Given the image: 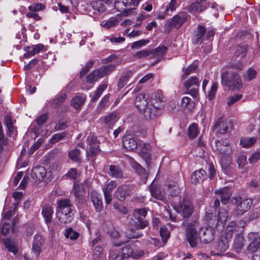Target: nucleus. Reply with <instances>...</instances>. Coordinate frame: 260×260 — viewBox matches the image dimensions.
<instances>
[{
  "label": "nucleus",
  "instance_id": "9b49d317",
  "mask_svg": "<svg viewBox=\"0 0 260 260\" xmlns=\"http://www.w3.org/2000/svg\"><path fill=\"white\" fill-rule=\"evenodd\" d=\"M200 83V80L198 78L191 77L184 82V86L188 90V93L194 97L198 94Z\"/></svg>",
  "mask_w": 260,
  "mask_h": 260
},
{
  "label": "nucleus",
  "instance_id": "4d7b16f0",
  "mask_svg": "<svg viewBox=\"0 0 260 260\" xmlns=\"http://www.w3.org/2000/svg\"><path fill=\"white\" fill-rule=\"evenodd\" d=\"M160 235L162 239L163 242L166 243L170 237V232L166 226L161 227L160 230Z\"/></svg>",
  "mask_w": 260,
  "mask_h": 260
},
{
  "label": "nucleus",
  "instance_id": "3c124183",
  "mask_svg": "<svg viewBox=\"0 0 260 260\" xmlns=\"http://www.w3.org/2000/svg\"><path fill=\"white\" fill-rule=\"evenodd\" d=\"M66 136V133L64 132L56 134L52 136L50 140V142L51 144H55L63 139Z\"/></svg>",
  "mask_w": 260,
  "mask_h": 260
},
{
  "label": "nucleus",
  "instance_id": "cd10ccee",
  "mask_svg": "<svg viewBox=\"0 0 260 260\" xmlns=\"http://www.w3.org/2000/svg\"><path fill=\"white\" fill-rule=\"evenodd\" d=\"M108 174L111 177L116 178H122L123 177V172L118 166L110 165Z\"/></svg>",
  "mask_w": 260,
  "mask_h": 260
},
{
  "label": "nucleus",
  "instance_id": "4c0bfd02",
  "mask_svg": "<svg viewBox=\"0 0 260 260\" xmlns=\"http://www.w3.org/2000/svg\"><path fill=\"white\" fill-rule=\"evenodd\" d=\"M256 76V72L252 68H249L243 75V78L245 81H250L254 79Z\"/></svg>",
  "mask_w": 260,
  "mask_h": 260
},
{
  "label": "nucleus",
  "instance_id": "20e7f679",
  "mask_svg": "<svg viewBox=\"0 0 260 260\" xmlns=\"http://www.w3.org/2000/svg\"><path fill=\"white\" fill-rule=\"evenodd\" d=\"M138 5V2L135 0H116L114 7L117 11L121 12L122 15L128 16L135 12V8H128L132 6H136Z\"/></svg>",
  "mask_w": 260,
  "mask_h": 260
},
{
  "label": "nucleus",
  "instance_id": "5fc2aeb1",
  "mask_svg": "<svg viewBox=\"0 0 260 260\" xmlns=\"http://www.w3.org/2000/svg\"><path fill=\"white\" fill-rule=\"evenodd\" d=\"M80 185L75 183L72 192L74 194L76 198L78 199V200H83V197L80 193Z\"/></svg>",
  "mask_w": 260,
  "mask_h": 260
},
{
  "label": "nucleus",
  "instance_id": "f704fd0d",
  "mask_svg": "<svg viewBox=\"0 0 260 260\" xmlns=\"http://www.w3.org/2000/svg\"><path fill=\"white\" fill-rule=\"evenodd\" d=\"M85 100V96L76 95L72 100L71 105L76 109H78L84 104Z\"/></svg>",
  "mask_w": 260,
  "mask_h": 260
},
{
  "label": "nucleus",
  "instance_id": "09e8293b",
  "mask_svg": "<svg viewBox=\"0 0 260 260\" xmlns=\"http://www.w3.org/2000/svg\"><path fill=\"white\" fill-rule=\"evenodd\" d=\"M247 47L243 46H238L236 48L235 55L239 58H242L246 56Z\"/></svg>",
  "mask_w": 260,
  "mask_h": 260
},
{
  "label": "nucleus",
  "instance_id": "052dcab7",
  "mask_svg": "<svg viewBox=\"0 0 260 260\" xmlns=\"http://www.w3.org/2000/svg\"><path fill=\"white\" fill-rule=\"evenodd\" d=\"M117 186V183L115 181H110L103 189L104 192L111 193L114 189Z\"/></svg>",
  "mask_w": 260,
  "mask_h": 260
},
{
  "label": "nucleus",
  "instance_id": "774afa93",
  "mask_svg": "<svg viewBox=\"0 0 260 260\" xmlns=\"http://www.w3.org/2000/svg\"><path fill=\"white\" fill-rule=\"evenodd\" d=\"M228 213L226 211L222 210L219 211L218 213V219L221 222L225 221L228 218Z\"/></svg>",
  "mask_w": 260,
  "mask_h": 260
},
{
  "label": "nucleus",
  "instance_id": "a18cd8bd",
  "mask_svg": "<svg viewBox=\"0 0 260 260\" xmlns=\"http://www.w3.org/2000/svg\"><path fill=\"white\" fill-rule=\"evenodd\" d=\"M149 187L150 191L151 193L152 196H153L157 200H161L163 199L164 196L161 194V193L158 188H157L156 187H154L152 185V184H151Z\"/></svg>",
  "mask_w": 260,
  "mask_h": 260
},
{
  "label": "nucleus",
  "instance_id": "864d4df0",
  "mask_svg": "<svg viewBox=\"0 0 260 260\" xmlns=\"http://www.w3.org/2000/svg\"><path fill=\"white\" fill-rule=\"evenodd\" d=\"M45 5L41 3H35L28 7L29 11H34L35 12L43 10L45 9Z\"/></svg>",
  "mask_w": 260,
  "mask_h": 260
},
{
  "label": "nucleus",
  "instance_id": "e2e57ef3",
  "mask_svg": "<svg viewBox=\"0 0 260 260\" xmlns=\"http://www.w3.org/2000/svg\"><path fill=\"white\" fill-rule=\"evenodd\" d=\"M149 42L148 40H141L135 42L132 45V49H139L142 46H145Z\"/></svg>",
  "mask_w": 260,
  "mask_h": 260
},
{
  "label": "nucleus",
  "instance_id": "a19ab883",
  "mask_svg": "<svg viewBox=\"0 0 260 260\" xmlns=\"http://www.w3.org/2000/svg\"><path fill=\"white\" fill-rule=\"evenodd\" d=\"M199 134L198 126L196 124L193 123L190 125L188 129V135L190 139H194Z\"/></svg>",
  "mask_w": 260,
  "mask_h": 260
},
{
  "label": "nucleus",
  "instance_id": "8fccbe9b",
  "mask_svg": "<svg viewBox=\"0 0 260 260\" xmlns=\"http://www.w3.org/2000/svg\"><path fill=\"white\" fill-rule=\"evenodd\" d=\"M197 68V66L196 64H192L188 67L183 70L184 73L182 75V78L183 79H185L190 74L194 72Z\"/></svg>",
  "mask_w": 260,
  "mask_h": 260
},
{
  "label": "nucleus",
  "instance_id": "0e129e2a",
  "mask_svg": "<svg viewBox=\"0 0 260 260\" xmlns=\"http://www.w3.org/2000/svg\"><path fill=\"white\" fill-rule=\"evenodd\" d=\"M100 151L99 146H90L87 154L90 156L96 155Z\"/></svg>",
  "mask_w": 260,
  "mask_h": 260
},
{
  "label": "nucleus",
  "instance_id": "aec40b11",
  "mask_svg": "<svg viewBox=\"0 0 260 260\" xmlns=\"http://www.w3.org/2000/svg\"><path fill=\"white\" fill-rule=\"evenodd\" d=\"M122 144L123 147L129 151L136 149L138 146L137 142L131 136H126L123 138Z\"/></svg>",
  "mask_w": 260,
  "mask_h": 260
},
{
  "label": "nucleus",
  "instance_id": "5701e85b",
  "mask_svg": "<svg viewBox=\"0 0 260 260\" xmlns=\"http://www.w3.org/2000/svg\"><path fill=\"white\" fill-rule=\"evenodd\" d=\"M206 176V172L203 169L194 171L191 176V182L196 184L202 182Z\"/></svg>",
  "mask_w": 260,
  "mask_h": 260
},
{
  "label": "nucleus",
  "instance_id": "1a4fd4ad",
  "mask_svg": "<svg viewBox=\"0 0 260 260\" xmlns=\"http://www.w3.org/2000/svg\"><path fill=\"white\" fill-rule=\"evenodd\" d=\"M174 209L184 218L189 217L193 211V207L191 202L184 199L179 204L175 205Z\"/></svg>",
  "mask_w": 260,
  "mask_h": 260
},
{
  "label": "nucleus",
  "instance_id": "de8ad7c7",
  "mask_svg": "<svg viewBox=\"0 0 260 260\" xmlns=\"http://www.w3.org/2000/svg\"><path fill=\"white\" fill-rule=\"evenodd\" d=\"M64 235L66 238L75 240L79 237V234L78 232L74 231L72 228H69L66 230Z\"/></svg>",
  "mask_w": 260,
  "mask_h": 260
},
{
  "label": "nucleus",
  "instance_id": "0eeeda50",
  "mask_svg": "<svg viewBox=\"0 0 260 260\" xmlns=\"http://www.w3.org/2000/svg\"><path fill=\"white\" fill-rule=\"evenodd\" d=\"M214 35V31L213 29H210L207 31L205 27L198 25L193 38V43L196 44H201L205 40H211L213 38Z\"/></svg>",
  "mask_w": 260,
  "mask_h": 260
},
{
  "label": "nucleus",
  "instance_id": "412c9836",
  "mask_svg": "<svg viewBox=\"0 0 260 260\" xmlns=\"http://www.w3.org/2000/svg\"><path fill=\"white\" fill-rule=\"evenodd\" d=\"M90 198L97 212H101L103 208L102 199L99 194L95 191H92Z\"/></svg>",
  "mask_w": 260,
  "mask_h": 260
},
{
  "label": "nucleus",
  "instance_id": "69168bd1",
  "mask_svg": "<svg viewBox=\"0 0 260 260\" xmlns=\"http://www.w3.org/2000/svg\"><path fill=\"white\" fill-rule=\"evenodd\" d=\"M242 96V94H235L233 96H230L228 100V105L231 106L235 104L237 101L240 100Z\"/></svg>",
  "mask_w": 260,
  "mask_h": 260
},
{
  "label": "nucleus",
  "instance_id": "680f3d73",
  "mask_svg": "<svg viewBox=\"0 0 260 260\" xmlns=\"http://www.w3.org/2000/svg\"><path fill=\"white\" fill-rule=\"evenodd\" d=\"M177 7V3L176 0H171L170 2L167 6L165 11L168 12L169 11L173 12L176 10Z\"/></svg>",
  "mask_w": 260,
  "mask_h": 260
},
{
  "label": "nucleus",
  "instance_id": "79ce46f5",
  "mask_svg": "<svg viewBox=\"0 0 260 260\" xmlns=\"http://www.w3.org/2000/svg\"><path fill=\"white\" fill-rule=\"evenodd\" d=\"M93 8L100 12H104L106 9L107 7L105 4H104L102 1H95L93 2L92 4Z\"/></svg>",
  "mask_w": 260,
  "mask_h": 260
},
{
  "label": "nucleus",
  "instance_id": "9d476101",
  "mask_svg": "<svg viewBox=\"0 0 260 260\" xmlns=\"http://www.w3.org/2000/svg\"><path fill=\"white\" fill-rule=\"evenodd\" d=\"M233 199L236 202L241 201L235 211V214L237 215H241L250 209L252 204V200L251 199H245L241 200V198L240 196H237L234 198Z\"/></svg>",
  "mask_w": 260,
  "mask_h": 260
},
{
  "label": "nucleus",
  "instance_id": "c85d7f7f",
  "mask_svg": "<svg viewBox=\"0 0 260 260\" xmlns=\"http://www.w3.org/2000/svg\"><path fill=\"white\" fill-rule=\"evenodd\" d=\"M237 228H238L237 224L235 222H231L227 227L224 237L222 238L226 240L229 242V240L231 239L233 236V232L236 231H238Z\"/></svg>",
  "mask_w": 260,
  "mask_h": 260
},
{
  "label": "nucleus",
  "instance_id": "c756f323",
  "mask_svg": "<svg viewBox=\"0 0 260 260\" xmlns=\"http://www.w3.org/2000/svg\"><path fill=\"white\" fill-rule=\"evenodd\" d=\"M5 245L6 248L8 250L14 254H16L18 252V243L14 240L10 239H7L4 241Z\"/></svg>",
  "mask_w": 260,
  "mask_h": 260
},
{
  "label": "nucleus",
  "instance_id": "a211bd4d",
  "mask_svg": "<svg viewBox=\"0 0 260 260\" xmlns=\"http://www.w3.org/2000/svg\"><path fill=\"white\" fill-rule=\"evenodd\" d=\"M115 69L116 65L108 64L101 67L98 70H96L95 71L99 78H102L111 74L113 71H115Z\"/></svg>",
  "mask_w": 260,
  "mask_h": 260
},
{
  "label": "nucleus",
  "instance_id": "a878e982",
  "mask_svg": "<svg viewBox=\"0 0 260 260\" xmlns=\"http://www.w3.org/2000/svg\"><path fill=\"white\" fill-rule=\"evenodd\" d=\"M133 75V73L131 71H126L124 72L118 81V88L119 89L123 88L128 82L129 78Z\"/></svg>",
  "mask_w": 260,
  "mask_h": 260
},
{
  "label": "nucleus",
  "instance_id": "c9c22d12",
  "mask_svg": "<svg viewBox=\"0 0 260 260\" xmlns=\"http://www.w3.org/2000/svg\"><path fill=\"white\" fill-rule=\"evenodd\" d=\"M131 166L140 176L145 178L147 177L146 170L138 162L135 161H132L131 162Z\"/></svg>",
  "mask_w": 260,
  "mask_h": 260
},
{
  "label": "nucleus",
  "instance_id": "bb28decb",
  "mask_svg": "<svg viewBox=\"0 0 260 260\" xmlns=\"http://www.w3.org/2000/svg\"><path fill=\"white\" fill-rule=\"evenodd\" d=\"M129 195L128 188L126 186H119L116 191L115 196L119 201H124Z\"/></svg>",
  "mask_w": 260,
  "mask_h": 260
},
{
  "label": "nucleus",
  "instance_id": "13d9d810",
  "mask_svg": "<svg viewBox=\"0 0 260 260\" xmlns=\"http://www.w3.org/2000/svg\"><path fill=\"white\" fill-rule=\"evenodd\" d=\"M103 248L101 246H97L93 250V257L95 260L99 259L103 255Z\"/></svg>",
  "mask_w": 260,
  "mask_h": 260
},
{
  "label": "nucleus",
  "instance_id": "72a5a7b5",
  "mask_svg": "<svg viewBox=\"0 0 260 260\" xmlns=\"http://www.w3.org/2000/svg\"><path fill=\"white\" fill-rule=\"evenodd\" d=\"M244 241L245 240L243 236L238 234L235 239L233 245V247L236 251L239 252L242 249L244 246Z\"/></svg>",
  "mask_w": 260,
  "mask_h": 260
},
{
  "label": "nucleus",
  "instance_id": "58836bf2",
  "mask_svg": "<svg viewBox=\"0 0 260 260\" xmlns=\"http://www.w3.org/2000/svg\"><path fill=\"white\" fill-rule=\"evenodd\" d=\"M256 141V138L254 137L252 138H242L241 140V145L243 147H248L252 145L255 143Z\"/></svg>",
  "mask_w": 260,
  "mask_h": 260
},
{
  "label": "nucleus",
  "instance_id": "bf43d9fd",
  "mask_svg": "<svg viewBox=\"0 0 260 260\" xmlns=\"http://www.w3.org/2000/svg\"><path fill=\"white\" fill-rule=\"evenodd\" d=\"M24 51L26 52L23 55V57L25 58H28L36 54L33 49L32 46L25 47Z\"/></svg>",
  "mask_w": 260,
  "mask_h": 260
},
{
  "label": "nucleus",
  "instance_id": "b1692460",
  "mask_svg": "<svg viewBox=\"0 0 260 260\" xmlns=\"http://www.w3.org/2000/svg\"><path fill=\"white\" fill-rule=\"evenodd\" d=\"M118 119V113L117 112H112L103 117V121L109 128H112Z\"/></svg>",
  "mask_w": 260,
  "mask_h": 260
},
{
  "label": "nucleus",
  "instance_id": "2eb2a0df",
  "mask_svg": "<svg viewBox=\"0 0 260 260\" xmlns=\"http://www.w3.org/2000/svg\"><path fill=\"white\" fill-rule=\"evenodd\" d=\"M248 238L251 242L248 247V251L253 252L260 249V236L255 233H251L248 235Z\"/></svg>",
  "mask_w": 260,
  "mask_h": 260
},
{
  "label": "nucleus",
  "instance_id": "c03bdc74",
  "mask_svg": "<svg viewBox=\"0 0 260 260\" xmlns=\"http://www.w3.org/2000/svg\"><path fill=\"white\" fill-rule=\"evenodd\" d=\"M148 213V209L146 208L135 209L133 212V216L141 217L145 219Z\"/></svg>",
  "mask_w": 260,
  "mask_h": 260
},
{
  "label": "nucleus",
  "instance_id": "4468645a",
  "mask_svg": "<svg viewBox=\"0 0 260 260\" xmlns=\"http://www.w3.org/2000/svg\"><path fill=\"white\" fill-rule=\"evenodd\" d=\"M129 225L132 231L142 230L148 226V221L141 217L133 216L129 221Z\"/></svg>",
  "mask_w": 260,
  "mask_h": 260
},
{
  "label": "nucleus",
  "instance_id": "f257e3e1",
  "mask_svg": "<svg viewBox=\"0 0 260 260\" xmlns=\"http://www.w3.org/2000/svg\"><path fill=\"white\" fill-rule=\"evenodd\" d=\"M149 96L145 94L141 93L137 95L135 104L140 111L147 119H152L156 117L155 109H152L151 104L148 102Z\"/></svg>",
  "mask_w": 260,
  "mask_h": 260
},
{
  "label": "nucleus",
  "instance_id": "6e6d98bb",
  "mask_svg": "<svg viewBox=\"0 0 260 260\" xmlns=\"http://www.w3.org/2000/svg\"><path fill=\"white\" fill-rule=\"evenodd\" d=\"M93 61H89L87 62L85 67H84L80 72L79 77L82 78L90 69L93 65Z\"/></svg>",
  "mask_w": 260,
  "mask_h": 260
},
{
  "label": "nucleus",
  "instance_id": "2f4dec72",
  "mask_svg": "<svg viewBox=\"0 0 260 260\" xmlns=\"http://www.w3.org/2000/svg\"><path fill=\"white\" fill-rule=\"evenodd\" d=\"M67 98L66 93H61L56 96L51 101V105L54 108H58L61 106Z\"/></svg>",
  "mask_w": 260,
  "mask_h": 260
},
{
  "label": "nucleus",
  "instance_id": "6ab92c4d",
  "mask_svg": "<svg viewBox=\"0 0 260 260\" xmlns=\"http://www.w3.org/2000/svg\"><path fill=\"white\" fill-rule=\"evenodd\" d=\"M123 243H120L118 244L114 243V246L109 251V259L110 260H123L125 259L122 256L120 250L117 248L118 246H120Z\"/></svg>",
  "mask_w": 260,
  "mask_h": 260
},
{
  "label": "nucleus",
  "instance_id": "473e14b6",
  "mask_svg": "<svg viewBox=\"0 0 260 260\" xmlns=\"http://www.w3.org/2000/svg\"><path fill=\"white\" fill-rule=\"evenodd\" d=\"M32 173L39 180L43 179L46 175L45 168L42 166H37L33 168Z\"/></svg>",
  "mask_w": 260,
  "mask_h": 260
},
{
  "label": "nucleus",
  "instance_id": "7c9ffc66",
  "mask_svg": "<svg viewBox=\"0 0 260 260\" xmlns=\"http://www.w3.org/2000/svg\"><path fill=\"white\" fill-rule=\"evenodd\" d=\"M125 259L129 257L137 258L136 255L134 254L133 249L129 245H126L122 248H118Z\"/></svg>",
  "mask_w": 260,
  "mask_h": 260
},
{
  "label": "nucleus",
  "instance_id": "f03ea898",
  "mask_svg": "<svg viewBox=\"0 0 260 260\" xmlns=\"http://www.w3.org/2000/svg\"><path fill=\"white\" fill-rule=\"evenodd\" d=\"M57 204V217L60 223L66 224L71 221L72 218L70 214L72 211V204L68 199L58 200Z\"/></svg>",
  "mask_w": 260,
  "mask_h": 260
},
{
  "label": "nucleus",
  "instance_id": "dca6fc26",
  "mask_svg": "<svg viewBox=\"0 0 260 260\" xmlns=\"http://www.w3.org/2000/svg\"><path fill=\"white\" fill-rule=\"evenodd\" d=\"M215 148L219 153L222 155L229 154L231 151L229 143L221 140L215 141Z\"/></svg>",
  "mask_w": 260,
  "mask_h": 260
},
{
  "label": "nucleus",
  "instance_id": "393cba45",
  "mask_svg": "<svg viewBox=\"0 0 260 260\" xmlns=\"http://www.w3.org/2000/svg\"><path fill=\"white\" fill-rule=\"evenodd\" d=\"M53 212V208L51 206L46 205L43 207L42 215L44 218L45 221L47 223H50L52 221V217Z\"/></svg>",
  "mask_w": 260,
  "mask_h": 260
},
{
  "label": "nucleus",
  "instance_id": "49530a36",
  "mask_svg": "<svg viewBox=\"0 0 260 260\" xmlns=\"http://www.w3.org/2000/svg\"><path fill=\"white\" fill-rule=\"evenodd\" d=\"M229 247V242L226 240L221 238L218 242L217 249L220 252H224Z\"/></svg>",
  "mask_w": 260,
  "mask_h": 260
},
{
  "label": "nucleus",
  "instance_id": "f8f14e48",
  "mask_svg": "<svg viewBox=\"0 0 260 260\" xmlns=\"http://www.w3.org/2000/svg\"><path fill=\"white\" fill-rule=\"evenodd\" d=\"M199 236L200 240L205 243H210L214 239V230L211 227H201Z\"/></svg>",
  "mask_w": 260,
  "mask_h": 260
},
{
  "label": "nucleus",
  "instance_id": "e433bc0d",
  "mask_svg": "<svg viewBox=\"0 0 260 260\" xmlns=\"http://www.w3.org/2000/svg\"><path fill=\"white\" fill-rule=\"evenodd\" d=\"M168 50V48L164 45H160L153 50H151V54L155 57H159L165 54Z\"/></svg>",
  "mask_w": 260,
  "mask_h": 260
},
{
  "label": "nucleus",
  "instance_id": "423d86ee",
  "mask_svg": "<svg viewBox=\"0 0 260 260\" xmlns=\"http://www.w3.org/2000/svg\"><path fill=\"white\" fill-rule=\"evenodd\" d=\"M187 15L183 13L175 15L167 21L165 26V31L167 33H169L173 28L176 29L180 28L187 20Z\"/></svg>",
  "mask_w": 260,
  "mask_h": 260
},
{
  "label": "nucleus",
  "instance_id": "603ef678",
  "mask_svg": "<svg viewBox=\"0 0 260 260\" xmlns=\"http://www.w3.org/2000/svg\"><path fill=\"white\" fill-rule=\"evenodd\" d=\"M100 79L95 70L88 74L86 78V82L90 83H94L96 82L98 79Z\"/></svg>",
  "mask_w": 260,
  "mask_h": 260
},
{
  "label": "nucleus",
  "instance_id": "6e6552de",
  "mask_svg": "<svg viewBox=\"0 0 260 260\" xmlns=\"http://www.w3.org/2000/svg\"><path fill=\"white\" fill-rule=\"evenodd\" d=\"M164 100L165 98L161 91L157 90L151 94L150 104L152 109H155L156 117L161 114V109L163 107Z\"/></svg>",
  "mask_w": 260,
  "mask_h": 260
},
{
  "label": "nucleus",
  "instance_id": "39448f33",
  "mask_svg": "<svg viewBox=\"0 0 260 260\" xmlns=\"http://www.w3.org/2000/svg\"><path fill=\"white\" fill-rule=\"evenodd\" d=\"M198 226L197 221L189 223L186 225L185 230L186 239L191 247H196L198 244V237L197 229Z\"/></svg>",
  "mask_w": 260,
  "mask_h": 260
},
{
  "label": "nucleus",
  "instance_id": "ea45409f",
  "mask_svg": "<svg viewBox=\"0 0 260 260\" xmlns=\"http://www.w3.org/2000/svg\"><path fill=\"white\" fill-rule=\"evenodd\" d=\"M194 106V103L191 99L187 96L183 97L181 101V106L184 109L191 110Z\"/></svg>",
  "mask_w": 260,
  "mask_h": 260
},
{
  "label": "nucleus",
  "instance_id": "338daca9",
  "mask_svg": "<svg viewBox=\"0 0 260 260\" xmlns=\"http://www.w3.org/2000/svg\"><path fill=\"white\" fill-rule=\"evenodd\" d=\"M151 54V51L148 50H143L137 52L135 55V56L136 57H137L139 59L145 57L147 56H148L149 54Z\"/></svg>",
  "mask_w": 260,
  "mask_h": 260
},
{
  "label": "nucleus",
  "instance_id": "37998d69",
  "mask_svg": "<svg viewBox=\"0 0 260 260\" xmlns=\"http://www.w3.org/2000/svg\"><path fill=\"white\" fill-rule=\"evenodd\" d=\"M80 150L77 149L70 151L68 154L69 157L74 161H78L80 160Z\"/></svg>",
  "mask_w": 260,
  "mask_h": 260
},
{
  "label": "nucleus",
  "instance_id": "f3484780",
  "mask_svg": "<svg viewBox=\"0 0 260 260\" xmlns=\"http://www.w3.org/2000/svg\"><path fill=\"white\" fill-rule=\"evenodd\" d=\"M214 193L220 196L221 203L224 205L228 203L231 196L230 189L227 187L217 189L215 190Z\"/></svg>",
  "mask_w": 260,
  "mask_h": 260
},
{
  "label": "nucleus",
  "instance_id": "4be33fe9",
  "mask_svg": "<svg viewBox=\"0 0 260 260\" xmlns=\"http://www.w3.org/2000/svg\"><path fill=\"white\" fill-rule=\"evenodd\" d=\"M207 8L206 6H204L202 4L195 2L191 3L188 8V11L189 13L196 15L202 12L205 11Z\"/></svg>",
  "mask_w": 260,
  "mask_h": 260
},
{
  "label": "nucleus",
  "instance_id": "7ed1b4c3",
  "mask_svg": "<svg viewBox=\"0 0 260 260\" xmlns=\"http://www.w3.org/2000/svg\"><path fill=\"white\" fill-rule=\"evenodd\" d=\"M221 83L231 90L239 89L242 87V80L238 74L226 71L221 74Z\"/></svg>",
  "mask_w": 260,
  "mask_h": 260
},
{
  "label": "nucleus",
  "instance_id": "ddd939ff",
  "mask_svg": "<svg viewBox=\"0 0 260 260\" xmlns=\"http://www.w3.org/2000/svg\"><path fill=\"white\" fill-rule=\"evenodd\" d=\"M232 125L230 121H224L222 118H218L215 122L212 128L217 130V132L224 134L230 132L232 129Z\"/></svg>",
  "mask_w": 260,
  "mask_h": 260
}]
</instances>
